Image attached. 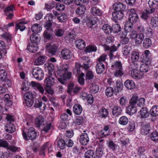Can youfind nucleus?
<instances>
[{
	"label": "nucleus",
	"mask_w": 158,
	"mask_h": 158,
	"mask_svg": "<svg viewBox=\"0 0 158 158\" xmlns=\"http://www.w3.org/2000/svg\"><path fill=\"white\" fill-rule=\"evenodd\" d=\"M128 122V118L125 116H122L118 120L120 124L123 125H126Z\"/></svg>",
	"instance_id": "nucleus-41"
},
{
	"label": "nucleus",
	"mask_w": 158,
	"mask_h": 158,
	"mask_svg": "<svg viewBox=\"0 0 158 158\" xmlns=\"http://www.w3.org/2000/svg\"><path fill=\"white\" fill-rule=\"evenodd\" d=\"M42 29V26L37 23L34 24L31 27L32 31L35 33L40 32Z\"/></svg>",
	"instance_id": "nucleus-28"
},
{
	"label": "nucleus",
	"mask_w": 158,
	"mask_h": 158,
	"mask_svg": "<svg viewBox=\"0 0 158 158\" xmlns=\"http://www.w3.org/2000/svg\"><path fill=\"white\" fill-rule=\"evenodd\" d=\"M44 118L41 116H39L35 119V123L37 127L41 126L44 122Z\"/></svg>",
	"instance_id": "nucleus-33"
},
{
	"label": "nucleus",
	"mask_w": 158,
	"mask_h": 158,
	"mask_svg": "<svg viewBox=\"0 0 158 158\" xmlns=\"http://www.w3.org/2000/svg\"><path fill=\"white\" fill-rule=\"evenodd\" d=\"M126 34H123L122 36H121L120 37L122 39L120 40V42L122 44H127L129 41V39L128 37H126Z\"/></svg>",
	"instance_id": "nucleus-57"
},
{
	"label": "nucleus",
	"mask_w": 158,
	"mask_h": 158,
	"mask_svg": "<svg viewBox=\"0 0 158 158\" xmlns=\"http://www.w3.org/2000/svg\"><path fill=\"white\" fill-rule=\"evenodd\" d=\"M151 23L154 27H158V17L155 16L152 18L151 19Z\"/></svg>",
	"instance_id": "nucleus-44"
},
{
	"label": "nucleus",
	"mask_w": 158,
	"mask_h": 158,
	"mask_svg": "<svg viewBox=\"0 0 158 158\" xmlns=\"http://www.w3.org/2000/svg\"><path fill=\"white\" fill-rule=\"evenodd\" d=\"M144 98H142L138 100L137 104L139 106L141 107L144 105Z\"/></svg>",
	"instance_id": "nucleus-64"
},
{
	"label": "nucleus",
	"mask_w": 158,
	"mask_h": 158,
	"mask_svg": "<svg viewBox=\"0 0 158 158\" xmlns=\"http://www.w3.org/2000/svg\"><path fill=\"white\" fill-rule=\"evenodd\" d=\"M97 50L96 46L94 45H89L86 48L85 51L86 52H90L96 51Z\"/></svg>",
	"instance_id": "nucleus-53"
},
{
	"label": "nucleus",
	"mask_w": 158,
	"mask_h": 158,
	"mask_svg": "<svg viewBox=\"0 0 158 158\" xmlns=\"http://www.w3.org/2000/svg\"><path fill=\"white\" fill-rule=\"evenodd\" d=\"M91 91L94 94L97 92L99 90V87L97 84L95 83L92 84L90 87Z\"/></svg>",
	"instance_id": "nucleus-47"
},
{
	"label": "nucleus",
	"mask_w": 158,
	"mask_h": 158,
	"mask_svg": "<svg viewBox=\"0 0 158 158\" xmlns=\"http://www.w3.org/2000/svg\"><path fill=\"white\" fill-rule=\"evenodd\" d=\"M108 146L113 151L115 150L116 148L117 147L116 145L112 141H110L108 142Z\"/></svg>",
	"instance_id": "nucleus-62"
},
{
	"label": "nucleus",
	"mask_w": 158,
	"mask_h": 158,
	"mask_svg": "<svg viewBox=\"0 0 158 158\" xmlns=\"http://www.w3.org/2000/svg\"><path fill=\"white\" fill-rule=\"evenodd\" d=\"M152 42L151 40L148 38L145 39L143 41V46L145 48H147L149 47L152 45Z\"/></svg>",
	"instance_id": "nucleus-38"
},
{
	"label": "nucleus",
	"mask_w": 158,
	"mask_h": 158,
	"mask_svg": "<svg viewBox=\"0 0 158 158\" xmlns=\"http://www.w3.org/2000/svg\"><path fill=\"white\" fill-rule=\"evenodd\" d=\"M121 28L120 25L117 24H115L113 25L112 27V32L114 33H118L121 31Z\"/></svg>",
	"instance_id": "nucleus-54"
},
{
	"label": "nucleus",
	"mask_w": 158,
	"mask_h": 158,
	"mask_svg": "<svg viewBox=\"0 0 158 158\" xmlns=\"http://www.w3.org/2000/svg\"><path fill=\"white\" fill-rule=\"evenodd\" d=\"M60 56L63 59L68 60L71 58L72 54L70 50L67 49H64L61 51Z\"/></svg>",
	"instance_id": "nucleus-5"
},
{
	"label": "nucleus",
	"mask_w": 158,
	"mask_h": 158,
	"mask_svg": "<svg viewBox=\"0 0 158 158\" xmlns=\"http://www.w3.org/2000/svg\"><path fill=\"white\" fill-rule=\"evenodd\" d=\"M89 141V138L87 133H83L81 134L80 138V142L82 145H87Z\"/></svg>",
	"instance_id": "nucleus-8"
},
{
	"label": "nucleus",
	"mask_w": 158,
	"mask_h": 158,
	"mask_svg": "<svg viewBox=\"0 0 158 158\" xmlns=\"http://www.w3.org/2000/svg\"><path fill=\"white\" fill-rule=\"evenodd\" d=\"M131 49V48L130 46L127 45H124L122 48L123 54L124 56L128 55L130 53Z\"/></svg>",
	"instance_id": "nucleus-37"
},
{
	"label": "nucleus",
	"mask_w": 158,
	"mask_h": 158,
	"mask_svg": "<svg viewBox=\"0 0 158 158\" xmlns=\"http://www.w3.org/2000/svg\"><path fill=\"white\" fill-rule=\"evenodd\" d=\"M7 73L5 70L3 69L0 70V80L4 81L6 78Z\"/></svg>",
	"instance_id": "nucleus-48"
},
{
	"label": "nucleus",
	"mask_w": 158,
	"mask_h": 158,
	"mask_svg": "<svg viewBox=\"0 0 158 158\" xmlns=\"http://www.w3.org/2000/svg\"><path fill=\"white\" fill-rule=\"evenodd\" d=\"M131 75L134 79L141 78L143 76V74L138 69H134L131 71Z\"/></svg>",
	"instance_id": "nucleus-10"
},
{
	"label": "nucleus",
	"mask_w": 158,
	"mask_h": 158,
	"mask_svg": "<svg viewBox=\"0 0 158 158\" xmlns=\"http://www.w3.org/2000/svg\"><path fill=\"white\" fill-rule=\"evenodd\" d=\"M150 129L151 126L149 123L143 124L141 128V132L143 135H147L149 133Z\"/></svg>",
	"instance_id": "nucleus-12"
},
{
	"label": "nucleus",
	"mask_w": 158,
	"mask_h": 158,
	"mask_svg": "<svg viewBox=\"0 0 158 158\" xmlns=\"http://www.w3.org/2000/svg\"><path fill=\"white\" fill-rule=\"evenodd\" d=\"M108 111L105 108H102L99 111L98 114L99 116L101 118H105L108 115Z\"/></svg>",
	"instance_id": "nucleus-40"
},
{
	"label": "nucleus",
	"mask_w": 158,
	"mask_h": 158,
	"mask_svg": "<svg viewBox=\"0 0 158 158\" xmlns=\"http://www.w3.org/2000/svg\"><path fill=\"white\" fill-rule=\"evenodd\" d=\"M136 111V107L135 106L129 105L126 108V113L130 115H132L133 114L135 113Z\"/></svg>",
	"instance_id": "nucleus-13"
},
{
	"label": "nucleus",
	"mask_w": 158,
	"mask_h": 158,
	"mask_svg": "<svg viewBox=\"0 0 158 158\" xmlns=\"http://www.w3.org/2000/svg\"><path fill=\"white\" fill-rule=\"evenodd\" d=\"M27 48L28 50L32 52L37 51L38 49V47L35 46L33 44L27 46Z\"/></svg>",
	"instance_id": "nucleus-46"
},
{
	"label": "nucleus",
	"mask_w": 158,
	"mask_h": 158,
	"mask_svg": "<svg viewBox=\"0 0 158 158\" xmlns=\"http://www.w3.org/2000/svg\"><path fill=\"white\" fill-rule=\"evenodd\" d=\"M57 148L60 149H64L66 146L65 142L62 139H60L57 142Z\"/></svg>",
	"instance_id": "nucleus-39"
},
{
	"label": "nucleus",
	"mask_w": 158,
	"mask_h": 158,
	"mask_svg": "<svg viewBox=\"0 0 158 158\" xmlns=\"http://www.w3.org/2000/svg\"><path fill=\"white\" fill-rule=\"evenodd\" d=\"M124 74L122 68H116V71L114 73L115 77H119L122 76Z\"/></svg>",
	"instance_id": "nucleus-45"
},
{
	"label": "nucleus",
	"mask_w": 158,
	"mask_h": 158,
	"mask_svg": "<svg viewBox=\"0 0 158 158\" xmlns=\"http://www.w3.org/2000/svg\"><path fill=\"white\" fill-rule=\"evenodd\" d=\"M150 112L152 116L156 117L158 116V106H153L151 109Z\"/></svg>",
	"instance_id": "nucleus-26"
},
{
	"label": "nucleus",
	"mask_w": 158,
	"mask_h": 158,
	"mask_svg": "<svg viewBox=\"0 0 158 158\" xmlns=\"http://www.w3.org/2000/svg\"><path fill=\"white\" fill-rule=\"evenodd\" d=\"M105 50L106 51H109V56L110 60H111L113 57L114 56V55L113 53L116 51L117 49V47L113 45L111 47L108 46H106L105 48Z\"/></svg>",
	"instance_id": "nucleus-11"
},
{
	"label": "nucleus",
	"mask_w": 158,
	"mask_h": 158,
	"mask_svg": "<svg viewBox=\"0 0 158 158\" xmlns=\"http://www.w3.org/2000/svg\"><path fill=\"white\" fill-rule=\"evenodd\" d=\"M32 74L34 77L38 80H42L44 76L43 70L41 68L38 67H35L33 69Z\"/></svg>",
	"instance_id": "nucleus-3"
},
{
	"label": "nucleus",
	"mask_w": 158,
	"mask_h": 158,
	"mask_svg": "<svg viewBox=\"0 0 158 158\" xmlns=\"http://www.w3.org/2000/svg\"><path fill=\"white\" fill-rule=\"evenodd\" d=\"M55 77L56 75L54 74V72L53 73L52 72H49L48 77L46 78L44 81L47 87H51L54 84Z\"/></svg>",
	"instance_id": "nucleus-2"
},
{
	"label": "nucleus",
	"mask_w": 158,
	"mask_h": 158,
	"mask_svg": "<svg viewBox=\"0 0 158 158\" xmlns=\"http://www.w3.org/2000/svg\"><path fill=\"white\" fill-rule=\"evenodd\" d=\"M113 88L110 87H108L105 90V94L108 97H111L113 95Z\"/></svg>",
	"instance_id": "nucleus-51"
},
{
	"label": "nucleus",
	"mask_w": 158,
	"mask_h": 158,
	"mask_svg": "<svg viewBox=\"0 0 158 158\" xmlns=\"http://www.w3.org/2000/svg\"><path fill=\"white\" fill-rule=\"evenodd\" d=\"M57 19L60 22H64L67 19V17L65 14L63 13L60 14L57 17Z\"/></svg>",
	"instance_id": "nucleus-43"
},
{
	"label": "nucleus",
	"mask_w": 158,
	"mask_h": 158,
	"mask_svg": "<svg viewBox=\"0 0 158 158\" xmlns=\"http://www.w3.org/2000/svg\"><path fill=\"white\" fill-rule=\"evenodd\" d=\"M138 97L136 96H133L129 101V105L136 106Z\"/></svg>",
	"instance_id": "nucleus-50"
},
{
	"label": "nucleus",
	"mask_w": 158,
	"mask_h": 158,
	"mask_svg": "<svg viewBox=\"0 0 158 158\" xmlns=\"http://www.w3.org/2000/svg\"><path fill=\"white\" fill-rule=\"evenodd\" d=\"M155 11L154 8H151L149 10H146L145 12H143L142 14L141 17L144 20L147 19L150 16V15Z\"/></svg>",
	"instance_id": "nucleus-15"
},
{
	"label": "nucleus",
	"mask_w": 158,
	"mask_h": 158,
	"mask_svg": "<svg viewBox=\"0 0 158 158\" xmlns=\"http://www.w3.org/2000/svg\"><path fill=\"white\" fill-rule=\"evenodd\" d=\"M139 53L137 51H134L131 55V59L132 62L137 61L139 59Z\"/></svg>",
	"instance_id": "nucleus-27"
},
{
	"label": "nucleus",
	"mask_w": 158,
	"mask_h": 158,
	"mask_svg": "<svg viewBox=\"0 0 158 158\" xmlns=\"http://www.w3.org/2000/svg\"><path fill=\"white\" fill-rule=\"evenodd\" d=\"M30 85L34 89L38 90L41 94H43L44 93V88L40 84L36 82L31 81L30 83Z\"/></svg>",
	"instance_id": "nucleus-6"
},
{
	"label": "nucleus",
	"mask_w": 158,
	"mask_h": 158,
	"mask_svg": "<svg viewBox=\"0 0 158 158\" xmlns=\"http://www.w3.org/2000/svg\"><path fill=\"white\" fill-rule=\"evenodd\" d=\"M91 14L95 15L100 16L102 14V11L98 8L94 6L90 10Z\"/></svg>",
	"instance_id": "nucleus-25"
},
{
	"label": "nucleus",
	"mask_w": 158,
	"mask_h": 158,
	"mask_svg": "<svg viewBox=\"0 0 158 158\" xmlns=\"http://www.w3.org/2000/svg\"><path fill=\"white\" fill-rule=\"evenodd\" d=\"M113 9L116 11L123 12L126 9V6L121 2L116 3L113 5Z\"/></svg>",
	"instance_id": "nucleus-9"
},
{
	"label": "nucleus",
	"mask_w": 158,
	"mask_h": 158,
	"mask_svg": "<svg viewBox=\"0 0 158 158\" xmlns=\"http://www.w3.org/2000/svg\"><path fill=\"white\" fill-rule=\"evenodd\" d=\"M5 130L8 133H12L15 130V127L13 123L9 122L6 124L5 127Z\"/></svg>",
	"instance_id": "nucleus-14"
},
{
	"label": "nucleus",
	"mask_w": 158,
	"mask_h": 158,
	"mask_svg": "<svg viewBox=\"0 0 158 158\" xmlns=\"http://www.w3.org/2000/svg\"><path fill=\"white\" fill-rule=\"evenodd\" d=\"M86 10V7L83 6H80L78 7L75 11L76 14L79 16H81L84 15Z\"/></svg>",
	"instance_id": "nucleus-24"
},
{
	"label": "nucleus",
	"mask_w": 158,
	"mask_h": 158,
	"mask_svg": "<svg viewBox=\"0 0 158 158\" xmlns=\"http://www.w3.org/2000/svg\"><path fill=\"white\" fill-rule=\"evenodd\" d=\"M122 111L121 108L118 106H114L112 109L113 114L116 117L120 114Z\"/></svg>",
	"instance_id": "nucleus-29"
},
{
	"label": "nucleus",
	"mask_w": 158,
	"mask_h": 158,
	"mask_svg": "<svg viewBox=\"0 0 158 158\" xmlns=\"http://www.w3.org/2000/svg\"><path fill=\"white\" fill-rule=\"evenodd\" d=\"M148 4L150 7H156L158 6V1L155 0H149Z\"/></svg>",
	"instance_id": "nucleus-59"
},
{
	"label": "nucleus",
	"mask_w": 158,
	"mask_h": 158,
	"mask_svg": "<svg viewBox=\"0 0 158 158\" xmlns=\"http://www.w3.org/2000/svg\"><path fill=\"white\" fill-rule=\"evenodd\" d=\"M124 84L125 87L128 89H131L135 87L134 82L131 80H127L124 82Z\"/></svg>",
	"instance_id": "nucleus-22"
},
{
	"label": "nucleus",
	"mask_w": 158,
	"mask_h": 158,
	"mask_svg": "<svg viewBox=\"0 0 158 158\" xmlns=\"http://www.w3.org/2000/svg\"><path fill=\"white\" fill-rule=\"evenodd\" d=\"M94 75L93 73L90 71H88L85 73V79L91 80L93 79Z\"/></svg>",
	"instance_id": "nucleus-52"
},
{
	"label": "nucleus",
	"mask_w": 158,
	"mask_h": 158,
	"mask_svg": "<svg viewBox=\"0 0 158 158\" xmlns=\"http://www.w3.org/2000/svg\"><path fill=\"white\" fill-rule=\"evenodd\" d=\"M112 15L114 19L117 20H120L123 18L124 15L123 13L122 12L115 10L113 12Z\"/></svg>",
	"instance_id": "nucleus-21"
},
{
	"label": "nucleus",
	"mask_w": 158,
	"mask_h": 158,
	"mask_svg": "<svg viewBox=\"0 0 158 158\" xmlns=\"http://www.w3.org/2000/svg\"><path fill=\"white\" fill-rule=\"evenodd\" d=\"M144 38V35L143 33H140L138 34L136 38L135 39V43L137 44H140L141 43Z\"/></svg>",
	"instance_id": "nucleus-35"
},
{
	"label": "nucleus",
	"mask_w": 158,
	"mask_h": 158,
	"mask_svg": "<svg viewBox=\"0 0 158 158\" xmlns=\"http://www.w3.org/2000/svg\"><path fill=\"white\" fill-rule=\"evenodd\" d=\"M46 47L48 52L52 55L55 54L57 49V46L53 43L47 45Z\"/></svg>",
	"instance_id": "nucleus-7"
},
{
	"label": "nucleus",
	"mask_w": 158,
	"mask_h": 158,
	"mask_svg": "<svg viewBox=\"0 0 158 158\" xmlns=\"http://www.w3.org/2000/svg\"><path fill=\"white\" fill-rule=\"evenodd\" d=\"M73 111L77 115H80L82 110L81 106L79 104L75 105L73 107Z\"/></svg>",
	"instance_id": "nucleus-23"
},
{
	"label": "nucleus",
	"mask_w": 158,
	"mask_h": 158,
	"mask_svg": "<svg viewBox=\"0 0 158 158\" xmlns=\"http://www.w3.org/2000/svg\"><path fill=\"white\" fill-rule=\"evenodd\" d=\"M102 29L107 34L109 35L112 32V27L107 24L103 25Z\"/></svg>",
	"instance_id": "nucleus-31"
},
{
	"label": "nucleus",
	"mask_w": 158,
	"mask_h": 158,
	"mask_svg": "<svg viewBox=\"0 0 158 158\" xmlns=\"http://www.w3.org/2000/svg\"><path fill=\"white\" fill-rule=\"evenodd\" d=\"M24 99H34V95L30 91L26 93L24 96Z\"/></svg>",
	"instance_id": "nucleus-58"
},
{
	"label": "nucleus",
	"mask_w": 158,
	"mask_h": 158,
	"mask_svg": "<svg viewBox=\"0 0 158 158\" xmlns=\"http://www.w3.org/2000/svg\"><path fill=\"white\" fill-rule=\"evenodd\" d=\"M140 112L141 116L143 118H147L149 114L148 110L146 108H142L140 110Z\"/></svg>",
	"instance_id": "nucleus-34"
},
{
	"label": "nucleus",
	"mask_w": 158,
	"mask_h": 158,
	"mask_svg": "<svg viewBox=\"0 0 158 158\" xmlns=\"http://www.w3.org/2000/svg\"><path fill=\"white\" fill-rule=\"evenodd\" d=\"M105 70V66L103 63H97L96 66V70L98 74L102 73Z\"/></svg>",
	"instance_id": "nucleus-17"
},
{
	"label": "nucleus",
	"mask_w": 158,
	"mask_h": 158,
	"mask_svg": "<svg viewBox=\"0 0 158 158\" xmlns=\"http://www.w3.org/2000/svg\"><path fill=\"white\" fill-rule=\"evenodd\" d=\"M130 12L129 16V20L130 23L133 24L139 21V16L135 12V10L133 9L131 10Z\"/></svg>",
	"instance_id": "nucleus-4"
},
{
	"label": "nucleus",
	"mask_w": 158,
	"mask_h": 158,
	"mask_svg": "<svg viewBox=\"0 0 158 158\" xmlns=\"http://www.w3.org/2000/svg\"><path fill=\"white\" fill-rule=\"evenodd\" d=\"M133 24L130 23L128 24L126 23L124 26V30L126 32H129L131 31L133 28Z\"/></svg>",
	"instance_id": "nucleus-56"
},
{
	"label": "nucleus",
	"mask_w": 158,
	"mask_h": 158,
	"mask_svg": "<svg viewBox=\"0 0 158 158\" xmlns=\"http://www.w3.org/2000/svg\"><path fill=\"white\" fill-rule=\"evenodd\" d=\"M74 2L77 6H85L89 3V0H75Z\"/></svg>",
	"instance_id": "nucleus-32"
},
{
	"label": "nucleus",
	"mask_w": 158,
	"mask_h": 158,
	"mask_svg": "<svg viewBox=\"0 0 158 158\" xmlns=\"http://www.w3.org/2000/svg\"><path fill=\"white\" fill-rule=\"evenodd\" d=\"M3 100L5 102L6 106H9L12 105V102L8 94H6L4 95Z\"/></svg>",
	"instance_id": "nucleus-19"
},
{
	"label": "nucleus",
	"mask_w": 158,
	"mask_h": 158,
	"mask_svg": "<svg viewBox=\"0 0 158 158\" xmlns=\"http://www.w3.org/2000/svg\"><path fill=\"white\" fill-rule=\"evenodd\" d=\"M76 44L77 48L80 50L83 49L85 46V41L81 39H78L76 41Z\"/></svg>",
	"instance_id": "nucleus-20"
},
{
	"label": "nucleus",
	"mask_w": 158,
	"mask_h": 158,
	"mask_svg": "<svg viewBox=\"0 0 158 158\" xmlns=\"http://www.w3.org/2000/svg\"><path fill=\"white\" fill-rule=\"evenodd\" d=\"M95 156L94 151L92 150L87 151L85 154V158H95Z\"/></svg>",
	"instance_id": "nucleus-36"
},
{
	"label": "nucleus",
	"mask_w": 158,
	"mask_h": 158,
	"mask_svg": "<svg viewBox=\"0 0 158 158\" xmlns=\"http://www.w3.org/2000/svg\"><path fill=\"white\" fill-rule=\"evenodd\" d=\"M151 139L153 141L158 140V132L154 131L151 134Z\"/></svg>",
	"instance_id": "nucleus-60"
},
{
	"label": "nucleus",
	"mask_w": 158,
	"mask_h": 158,
	"mask_svg": "<svg viewBox=\"0 0 158 158\" xmlns=\"http://www.w3.org/2000/svg\"><path fill=\"white\" fill-rule=\"evenodd\" d=\"M149 69V67L148 65L146 64H141L140 67V72H143L144 74V73H146L148 71Z\"/></svg>",
	"instance_id": "nucleus-49"
},
{
	"label": "nucleus",
	"mask_w": 158,
	"mask_h": 158,
	"mask_svg": "<svg viewBox=\"0 0 158 158\" xmlns=\"http://www.w3.org/2000/svg\"><path fill=\"white\" fill-rule=\"evenodd\" d=\"M69 67L67 64H65L59 66L57 70V73L60 76L62 77L59 78V81L62 84H64L65 81L69 79L71 76L72 73L70 72H68Z\"/></svg>",
	"instance_id": "nucleus-1"
},
{
	"label": "nucleus",
	"mask_w": 158,
	"mask_h": 158,
	"mask_svg": "<svg viewBox=\"0 0 158 158\" xmlns=\"http://www.w3.org/2000/svg\"><path fill=\"white\" fill-rule=\"evenodd\" d=\"M25 23L23 22H21L15 25V30L17 31L19 29L21 31H23L25 28V26L23 24Z\"/></svg>",
	"instance_id": "nucleus-42"
},
{
	"label": "nucleus",
	"mask_w": 158,
	"mask_h": 158,
	"mask_svg": "<svg viewBox=\"0 0 158 158\" xmlns=\"http://www.w3.org/2000/svg\"><path fill=\"white\" fill-rule=\"evenodd\" d=\"M45 61V56H41L36 59L34 62L35 65H38L43 64Z\"/></svg>",
	"instance_id": "nucleus-18"
},
{
	"label": "nucleus",
	"mask_w": 158,
	"mask_h": 158,
	"mask_svg": "<svg viewBox=\"0 0 158 158\" xmlns=\"http://www.w3.org/2000/svg\"><path fill=\"white\" fill-rule=\"evenodd\" d=\"M123 84L120 81H117L116 82V86L115 88V90L117 92H118L122 90L123 87Z\"/></svg>",
	"instance_id": "nucleus-55"
},
{
	"label": "nucleus",
	"mask_w": 158,
	"mask_h": 158,
	"mask_svg": "<svg viewBox=\"0 0 158 158\" xmlns=\"http://www.w3.org/2000/svg\"><path fill=\"white\" fill-rule=\"evenodd\" d=\"M144 55L143 62L144 63H147L150 61V58L151 56L149 51L148 50L145 51Z\"/></svg>",
	"instance_id": "nucleus-30"
},
{
	"label": "nucleus",
	"mask_w": 158,
	"mask_h": 158,
	"mask_svg": "<svg viewBox=\"0 0 158 158\" xmlns=\"http://www.w3.org/2000/svg\"><path fill=\"white\" fill-rule=\"evenodd\" d=\"M28 136L31 140L35 139L37 136L36 132L34 131V129L33 127L30 128L28 130Z\"/></svg>",
	"instance_id": "nucleus-16"
},
{
	"label": "nucleus",
	"mask_w": 158,
	"mask_h": 158,
	"mask_svg": "<svg viewBox=\"0 0 158 158\" xmlns=\"http://www.w3.org/2000/svg\"><path fill=\"white\" fill-rule=\"evenodd\" d=\"M106 56V55H101L97 60L98 61V63H104Z\"/></svg>",
	"instance_id": "nucleus-63"
},
{
	"label": "nucleus",
	"mask_w": 158,
	"mask_h": 158,
	"mask_svg": "<svg viewBox=\"0 0 158 158\" xmlns=\"http://www.w3.org/2000/svg\"><path fill=\"white\" fill-rule=\"evenodd\" d=\"M96 156L98 157H102L103 154V151L100 148H98L96 150Z\"/></svg>",
	"instance_id": "nucleus-61"
}]
</instances>
